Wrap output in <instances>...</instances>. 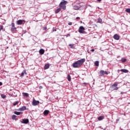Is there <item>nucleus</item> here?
Returning a JSON list of instances; mask_svg holds the SVG:
<instances>
[{
	"label": "nucleus",
	"instance_id": "nucleus-1",
	"mask_svg": "<svg viewBox=\"0 0 130 130\" xmlns=\"http://www.w3.org/2000/svg\"><path fill=\"white\" fill-rule=\"evenodd\" d=\"M86 61V59L82 58L80 60H77V61L74 62L73 64L72 67L74 68H78L80 67H82L84 64V62Z\"/></svg>",
	"mask_w": 130,
	"mask_h": 130
},
{
	"label": "nucleus",
	"instance_id": "nucleus-2",
	"mask_svg": "<svg viewBox=\"0 0 130 130\" xmlns=\"http://www.w3.org/2000/svg\"><path fill=\"white\" fill-rule=\"evenodd\" d=\"M67 4H68V2L64 0H62L59 4V7L60 8L62 9V10H63L64 11L66 9H67V6H66Z\"/></svg>",
	"mask_w": 130,
	"mask_h": 130
},
{
	"label": "nucleus",
	"instance_id": "nucleus-3",
	"mask_svg": "<svg viewBox=\"0 0 130 130\" xmlns=\"http://www.w3.org/2000/svg\"><path fill=\"white\" fill-rule=\"evenodd\" d=\"M117 86H118V84H117V83L115 82L114 84H112L110 86V88L113 91L117 90H118V87H117Z\"/></svg>",
	"mask_w": 130,
	"mask_h": 130
},
{
	"label": "nucleus",
	"instance_id": "nucleus-4",
	"mask_svg": "<svg viewBox=\"0 0 130 130\" xmlns=\"http://www.w3.org/2000/svg\"><path fill=\"white\" fill-rule=\"evenodd\" d=\"M78 32L80 33V34H85V27L83 26H80L78 29Z\"/></svg>",
	"mask_w": 130,
	"mask_h": 130
},
{
	"label": "nucleus",
	"instance_id": "nucleus-5",
	"mask_svg": "<svg viewBox=\"0 0 130 130\" xmlns=\"http://www.w3.org/2000/svg\"><path fill=\"white\" fill-rule=\"evenodd\" d=\"M100 77H103L104 75H108V72L104 70H101L99 73Z\"/></svg>",
	"mask_w": 130,
	"mask_h": 130
},
{
	"label": "nucleus",
	"instance_id": "nucleus-6",
	"mask_svg": "<svg viewBox=\"0 0 130 130\" xmlns=\"http://www.w3.org/2000/svg\"><path fill=\"white\" fill-rule=\"evenodd\" d=\"M25 22H26V21H25L24 20L19 19L16 21V23L17 25H24V24H25Z\"/></svg>",
	"mask_w": 130,
	"mask_h": 130
},
{
	"label": "nucleus",
	"instance_id": "nucleus-7",
	"mask_svg": "<svg viewBox=\"0 0 130 130\" xmlns=\"http://www.w3.org/2000/svg\"><path fill=\"white\" fill-rule=\"evenodd\" d=\"M11 26V31L12 32H16L17 31V28L15 27V23H12Z\"/></svg>",
	"mask_w": 130,
	"mask_h": 130
},
{
	"label": "nucleus",
	"instance_id": "nucleus-8",
	"mask_svg": "<svg viewBox=\"0 0 130 130\" xmlns=\"http://www.w3.org/2000/svg\"><path fill=\"white\" fill-rule=\"evenodd\" d=\"M27 109L26 106H22L20 108L17 109V111H25Z\"/></svg>",
	"mask_w": 130,
	"mask_h": 130
},
{
	"label": "nucleus",
	"instance_id": "nucleus-9",
	"mask_svg": "<svg viewBox=\"0 0 130 130\" xmlns=\"http://www.w3.org/2000/svg\"><path fill=\"white\" fill-rule=\"evenodd\" d=\"M32 103L34 106H36L37 105H38V104H39V101L34 100Z\"/></svg>",
	"mask_w": 130,
	"mask_h": 130
},
{
	"label": "nucleus",
	"instance_id": "nucleus-10",
	"mask_svg": "<svg viewBox=\"0 0 130 130\" xmlns=\"http://www.w3.org/2000/svg\"><path fill=\"white\" fill-rule=\"evenodd\" d=\"M22 123H24L27 124V123H29V119H22V121H21Z\"/></svg>",
	"mask_w": 130,
	"mask_h": 130
},
{
	"label": "nucleus",
	"instance_id": "nucleus-11",
	"mask_svg": "<svg viewBox=\"0 0 130 130\" xmlns=\"http://www.w3.org/2000/svg\"><path fill=\"white\" fill-rule=\"evenodd\" d=\"M113 38L115 40H119V36L117 34H115L113 36Z\"/></svg>",
	"mask_w": 130,
	"mask_h": 130
},
{
	"label": "nucleus",
	"instance_id": "nucleus-12",
	"mask_svg": "<svg viewBox=\"0 0 130 130\" xmlns=\"http://www.w3.org/2000/svg\"><path fill=\"white\" fill-rule=\"evenodd\" d=\"M44 52H45V51H44V49H41L39 50V53L41 54V55H42V54H44Z\"/></svg>",
	"mask_w": 130,
	"mask_h": 130
},
{
	"label": "nucleus",
	"instance_id": "nucleus-13",
	"mask_svg": "<svg viewBox=\"0 0 130 130\" xmlns=\"http://www.w3.org/2000/svg\"><path fill=\"white\" fill-rule=\"evenodd\" d=\"M74 10H80V6H78L77 5L73 6V7Z\"/></svg>",
	"mask_w": 130,
	"mask_h": 130
},
{
	"label": "nucleus",
	"instance_id": "nucleus-14",
	"mask_svg": "<svg viewBox=\"0 0 130 130\" xmlns=\"http://www.w3.org/2000/svg\"><path fill=\"white\" fill-rule=\"evenodd\" d=\"M105 117V116H100V117H99L98 118V120H99V121H101V120H102L103 119H104V118Z\"/></svg>",
	"mask_w": 130,
	"mask_h": 130
},
{
	"label": "nucleus",
	"instance_id": "nucleus-15",
	"mask_svg": "<svg viewBox=\"0 0 130 130\" xmlns=\"http://www.w3.org/2000/svg\"><path fill=\"white\" fill-rule=\"evenodd\" d=\"M120 71L122 72V73H128V70L126 69H121Z\"/></svg>",
	"mask_w": 130,
	"mask_h": 130
},
{
	"label": "nucleus",
	"instance_id": "nucleus-16",
	"mask_svg": "<svg viewBox=\"0 0 130 130\" xmlns=\"http://www.w3.org/2000/svg\"><path fill=\"white\" fill-rule=\"evenodd\" d=\"M25 74V75H27V73H26V70H24L22 73L20 75V77H24V74Z\"/></svg>",
	"mask_w": 130,
	"mask_h": 130
},
{
	"label": "nucleus",
	"instance_id": "nucleus-17",
	"mask_svg": "<svg viewBox=\"0 0 130 130\" xmlns=\"http://www.w3.org/2000/svg\"><path fill=\"white\" fill-rule=\"evenodd\" d=\"M23 97H28L29 96V93L23 92L22 93Z\"/></svg>",
	"mask_w": 130,
	"mask_h": 130
},
{
	"label": "nucleus",
	"instance_id": "nucleus-18",
	"mask_svg": "<svg viewBox=\"0 0 130 130\" xmlns=\"http://www.w3.org/2000/svg\"><path fill=\"white\" fill-rule=\"evenodd\" d=\"M49 64H46L44 66V69L45 70H48V69H49Z\"/></svg>",
	"mask_w": 130,
	"mask_h": 130
},
{
	"label": "nucleus",
	"instance_id": "nucleus-19",
	"mask_svg": "<svg viewBox=\"0 0 130 130\" xmlns=\"http://www.w3.org/2000/svg\"><path fill=\"white\" fill-rule=\"evenodd\" d=\"M48 113H49V111L48 110H45L44 111V115H48Z\"/></svg>",
	"mask_w": 130,
	"mask_h": 130
},
{
	"label": "nucleus",
	"instance_id": "nucleus-20",
	"mask_svg": "<svg viewBox=\"0 0 130 130\" xmlns=\"http://www.w3.org/2000/svg\"><path fill=\"white\" fill-rule=\"evenodd\" d=\"M61 10V8H60L56 9L55 11V14H58V13H59V12H60Z\"/></svg>",
	"mask_w": 130,
	"mask_h": 130
},
{
	"label": "nucleus",
	"instance_id": "nucleus-21",
	"mask_svg": "<svg viewBox=\"0 0 130 130\" xmlns=\"http://www.w3.org/2000/svg\"><path fill=\"white\" fill-rule=\"evenodd\" d=\"M95 67H99V61H96L94 62Z\"/></svg>",
	"mask_w": 130,
	"mask_h": 130
},
{
	"label": "nucleus",
	"instance_id": "nucleus-22",
	"mask_svg": "<svg viewBox=\"0 0 130 130\" xmlns=\"http://www.w3.org/2000/svg\"><path fill=\"white\" fill-rule=\"evenodd\" d=\"M16 117H17V116H16L15 115H13L12 116V119H13V120H16Z\"/></svg>",
	"mask_w": 130,
	"mask_h": 130
},
{
	"label": "nucleus",
	"instance_id": "nucleus-23",
	"mask_svg": "<svg viewBox=\"0 0 130 130\" xmlns=\"http://www.w3.org/2000/svg\"><path fill=\"white\" fill-rule=\"evenodd\" d=\"M21 112H17V111H15L14 112V114H16V115H20V114H21Z\"/></svg>",
	"mask_w": 130,
	"mask_h": 130
},
{
	"label": "nucleus",
	"instance_id": "nucleus-24",
	"mask_svg": "<svg viewBox=\"0 0 130 130\" xmlns=\"http://www.w3.org/2000/svg\"><path fill=\"white\" fill-rule=\"evenodd\" d=\"M67 79L69 82H71V75H68L67 76Z\"/></svg>",
	"mask_w": 130,
	"mask_h": 130
},
{
	"label": "nucleus",
	"instance_id": "nucleus-25",
	"mask_svg": "<svg viewBox=\"0 0 130 130\" xmlns=\"http://www.w3.org/2000/svg\"><path fill=\"white\" fill-rule=\"evenodd\" d=\"M69 46L71 47V48H75V44H70Z\"/></svg>",
	"mask_w": 130,
	"mask_h": 130
},
{
	"label": "nucleus",
	"instance_id": "nucleus-26",
	"mask_svg": "<svg viewBox=\"0 0 130 130\" xmlns=\"http://www.w3.org/2000/svg\"><path fill=\"white\" fill-rule=\"evenodd\" d=\"M121 61L122 62H125V61H126V59L124 58H122L121 59Z\"/></svg>",
	"mask_w": 130,
	"mask_h": 130
},
{
	"label": "nucleus",
	"instance_id": "nucleus-27",
	"mask_svg": "<svg viewBox=\"0 0 130 130\" xmlns=\"http://www.w3.org/2000/svg\"><path fill=\"white\" fill-rule=\"evenodd\" d=\"M125 12H126V13H128L129 14H130V9H129V8L126 9L125 10Z\"/></svg>",
	"mask_w": 130,
	"mask_h": 130
},
{
	"label": "nucleus",
	"instance_id": "nucleus-28",
	"mask_svg": "<svg viewBox=\"0 0 130 130\" xmlns=\"http://www.w3.org/2000/svg\"><path fill=\"white\" fill-rule=\"evenodd\" d=\"M98 23H102V19H101V18H99V19H98Z\"/></svg>",
	"mask_w": 130,
	"mask_h": 130
},
{
	"label": "nucleus",
	"instance_id": "nucleus-29",
	"mask_svg": "<svg viewBox=\"0 0 130 130\" xmlns=\"http://www.w3.org/2000/svg\"><path fill=\"white\" fill-rule=\"evenodd\" d=\"M2 30H4V25H0V32Z\"/></svg>",
	"mask_w": 130,
	"mask_h": 130
},
{
	"label": "nucleus",
	"instance_id": "nucleus-30",
	"mask_svg": "<svg viewBox=\"0 0 130 130\" xmlns=\"http://www.w3.org/2000/svg\"><path fill=\"white\" fill-rule=\"evenodd\" d=\"M19 104V102L17 101L13 104V106H16V105H18Z\"/></svg>",
	"mask_w": 130,
	"mask_h": 130
},
{
	"label": "nucleus",
	"instance_id": "nucleus-31",
	"mask_svg": "<svg viewBox=\"0 0 130 130\" xmlns=\"http://www.w3.org/2000/svg\"><path fill=\"white\" fill-rule=\"evenodd\" d=\"M1 97L3 98V99H5V98H7V96L6 95L2 94Z\"/></svg>",
	"mask_w": 130,
	"mask_h": 130
},
{
	"label": "nucleus",
	"instance_id": "nucleus-32",
	"mask_svg": "<svg viewBox=\"0 0 130 130\" xmlns=\"http://www.w3.org/2000/svg\"><path fill=\"white\" fill-rule=\"evenodd\" d=\"M68 25H69V26H72V25H73V23H72V22H69V23H68Z\"/></svg>",
	"mask_w": 130,
	"mask_h": 130
},
{
	"label": "nucleus",
	"instance_id": "nucleus-33",
	"mask_svg": "<svg viewBox=\"0 0 130 130\" xmlns=\"http://www.w3.org/2000/svg\"><path fill=\"white\" fill-rule=\"evenodd\" d=\"M66 36H67V37H69L71 36V34H67V35Z\"/></svg>",
	"mask_w": 130,
	"mask_h": 130
},
{
	"label": "nucleus",
	"instance_id": "nucleus-34",
	"mask_svg": "<svg viewBox=\"0 0 130 130\" xmlns=\"http://www.w3.org/2000/svg\"><path fill=\"white\" fill-rule=\"evenodd\" d=\"M46 29H47V27H45L43 28V30H46Z\"/></svg>",
	"mask_w": 130,
	"mask_h": 130
},
{
	"label": "nucleus",
	"instance_id": "nucleus-35",
	"mask_svg": "<svg viewBox=\"0 0 130 130\" xmlns=\"http://www.w3.org/2000/svg\"><path fill=\"white\" fill-rule=\"evenodd\" d=\"M91 51H92V52H94V51H95V50L94 49H92L91 50Z\"/></svg>",
	"mask_w": 130,
	"mask_h": 130
},
{
	"label": "nucleus",
	"instance_id": "nucleus-36",
	"mask_svg": "<svg viewBox=\"0 0 130 130\" xmlns=\"http://www.w3.org/2000/svg\"><path fill=\"white\" fill-rule=\"evenodd\" d=\"M76 20H80V17H78L76 18Z\"/></svg>",
	"mask_w": 130,
	"mask_h": 130
},
{
	"label": "nucleus",
	"instance_id": "nucleus-37",
	"mask_svg": "<svg viewBox=\"0 0 130 130\" xmlns=\"http://www.w3.org/2000/svg\"><path fill=\"white\" fill-rule=\"evenodd\" d=\"M3 85V83L0 82V86H2Z\"/></svg>",
	"mask_w": 130,
	"mask_h": 130
},
{
	"label": "nucleus",
	"instance_id": "nucleus-38",
	"mask_svg": "<svg viewBox=\"0 0 130 130\" xmlns=\"http://www.w3.org/2000/svg\"><path fill=\"white\" fill-rule=\"evenodd\" d=\"M98 2H101L102 0H98Z\"/></svg>",
	"mask_w": 130,
	"mask_h": 130
},
{
	"label": "nucleus",
	"instance_id": "nucleus-39",
	"mask_svg": "<svg viewBox=\"0 0 130 130\" xmlns=\"http://www.w3.org/2000/svg\"><path fill=\"white\" fill-rule=\"evenodd\" d=\"M88 53H90V52L89 51H87Z\"/></svg>",
	"mask_w": 130,
	"mask_h": 130
},
{
	"label": "nucleus",
	"instance_id": "nucleus-40",
	"mask_svg": "<svg viewBox=\"0 0 130 130\" xmlns=\"http://www.w3.org/2000/svg\"><path fill=\"white\" fill-rule=\"evenodd\" d=\"M118 120H119V119H117V121H118Z\"/></svg>",
	"mask_w": 130,
	"mask_h": 130
},
{
	"label": "nucleus",
	"instance_id": "nucleus-41",
	"mask_svg": "<svg viewBox=\"0 0 130 130\" xmlns=\"http://www.w3.org/2000/svg\"><path fill=\"white\" fill-rule=\"evenodd\" d=\"M80 23H82V21H80Z\"/></svg>",
	"mask_w": 130,
	"mask_h": 130
}]
</instances>
